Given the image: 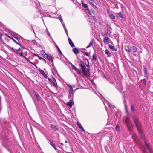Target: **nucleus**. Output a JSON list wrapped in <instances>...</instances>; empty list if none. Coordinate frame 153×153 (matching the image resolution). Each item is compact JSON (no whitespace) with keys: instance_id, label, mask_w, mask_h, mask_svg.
Wrapping results in <instances>:
<instances>
[{"instance_id":"423d86ee","label":"nucleus","mask_w":153,"mask_h":153,"mask_svg":"<svg viewBox=\"0 0 153 153\" xmlns=\"http://www.w3.org/2000/svg\"><path fill=\"white\" fill-rule=\"evenodd\" d=\"M4 34H5L4 33V34H0V40H1V42L3 44H4V45L6 46L7 45L6 43H5L4 40H3V39H4L3 36H4Z\"/></svg>"},{"instance_id":"dca6fc26","label":"nucleus","mask_w":153,"mask_h":153,"mask_svg":"<svg viewBox=\"0 0 153 153\" xmlns=\"http://www.w3.org/2000/svg\"><path fill=\"white\" fill-rule=\"evenodd\" d=\"M74 104V103L73 101H71V100H70V102H67L66 105H67L69 106L70 108H71L72 107V105Z\"/></svg>"},{"instance_id":"f03ea898","label":"nucleus","mask_w":153,"mask_h":153,"mask_svg":"<svg viewBox=\"0 0 153 153\" xmlns=\"http://www.w3.org/2000/svg\"><path fill=\"white\" fill-rule=\"evenodd\" d=\"M107 29L106 30H105V33L103 34V36H106L108 33L110 35L112 29L111 27L108 24H107L106 25Z\"/></svg>"},{"instance_id":"a19ab883","label":"nucleus","mask_w":153,"mask_h":153,"mask_svg":"<svg viewBox=\"0 0 153 153\" xmlns=\"http://www.w3.org/2000/svg\"><path fill=\"white\" fill-rule=\"evenodd\" d=\"M116 129L117 131H119L120 130V127L118 125H117L116 126Z\"/></svg>"},{"instance_id":"a211bd4d","label":"nucleus","mask_w":153,"mask_h":153,"mask_svg":"<svg viewBox=\"0 0 153 153\" xmlns=\"http://www.w3.org/2000/svg\"><path fill=\"white\" fill-rule=\"evenodd\" d=\"M34 55L36 56H38L39 57V59H40V60H42L45 62V63H46V60L44 58L39 56V55H38L37 54L34 53Z\"/></svg>"},{"instance_id":"6e6d98bb","label":"nucleus","mask_w":153,"mask_h":153,"mask_svg":"<svg viewBox=\"0 0 153 153\" xmlns=\"http://www.w3.org/2000/svg\"><path fill=\"white\" fill-rule=\"evenodd\" d=\"M63 55V56L64 58L65 59L67 60L68 62H69V61L67 59V58L66 57H65L64 55Z\"/></svg>"},{"instance_id":"39448f33","label":"nucleus","mask_w":153,"mask_h":153,"mask_svg":"<svg viewBox=\"0 0 153 153\" xmlns=\"http://www.w3.org/2000/svg\"><path fill=\"white\" fill-rule=\"evenodd\" d=\"M4 37V40L5 43L6 42L9 43V42L10 36L8 34L5 33L4 34V36H3Z\"/></svg>"},{"instance_id":"09e8293b","label":"nucleus","mask_w":153,"mask_h":153,"mask_svg":"<svg viewBox=\"0 0 153 153\" xmlns=\"http://www.w3.org/2000/svg\"><path fill=\"white\" fill-rule=\"evenodd\" d=\"M149 151L150 153H153V151L152 150V149L151 148L150 149H149Z\"/></svg>"},{"instance_id":"338daca9","label":"nucleus","mask_w":153,"mask_h":153,"mask_svg":"<svg viewBox=\"0 0 153 153\" xmlns=\"http://www.w3.org/2000/svg\"><path fill=\"white\" fill-rule=\"evenodd\" d=\"M81 130H82V131H84V132H85V130L82 127V128H81Z\"/></svg>"},{"instance_id":"412c9836","label":"nucleus","mask_w":153,"mask_h":153,"mask_svg":"<svg viewBox=\"0 0 153 153\" xmlns=\"http://www.w3.org/2000/svg\"><path fill=\"white\" fill-rule=\"evenodd\" d=\"M108 47L112 51H116L117 50L114 48V46L111 45L110 44H108Z\"/></svg>"},{"instance_id":"cd10ccee","label":"nucleus","mask_w":153,"mask_h":153,"mask_svg":"<svg viewBox=\"0 0 153 153\" xmlns=\"http://www.w3.org/2000/svg\"><path fill=\"white\" fill-rule=\"evenodd\" d=\"M93 42L92 40L89 44L88 45L86 48H88L92 46Z\"/></svg>"},{"instance_id":"9b49d317","label":"nucleus","mask_w":153,"mask_h":153,"mask_svg":"<svg viewBox=\"0 0 153 153\" xmlns=\"http://www.w3.org/2000/svg\"><path fill=\"white\" fill-rule=\"evenodd\" d=\"M110 39L108 37L104 38L103 39V42L105 44H107L109 43Z\"/></svg>"},{"instance_id":"774afa93","label":"nucleus","mask_w":153,"mask_h":153,"mask_svg":"<svg viewBox=\"0 0 153 153\" xmlns=\"http://www.w3.org/2000/svg\"><path fill=\"white\" fill-rule=\"evenodd\" d=\"M114 111L116 112H118V110H117V109L116 108V109H114Z\"/></svg>"},{"instance_id":"5701e85b","label":"nucleus","mask_w":153,"mask_h":153,"mask_svg":"<svg viewBox=\"0 0 153 153\" xmlns=\"http://www.w3.org/2000/svg\"><path fill=\"white\" fill-rule=\"evenodd\" d=\"M15 33H13L12 32H11L10 31V34L12 35L13 37H14L16 39H18V38L17 36H16L15 34H14Z\"/></svg>"},{"instance_id":"4468645a","label":"nucleus","mask_w":153,"mask_h":153,"mask_svg":"<svg viewBox=\"0 0 153 153\" xmlns=\"http://www.w3.org/2000/svg\"><path fill=\"white\" fill-rule=\"evenodd\" d=\"M68 40L69 41V43L70 45L72 47H74L75 46L73 42L71 39L70 38L68 37Z\"/></svg>"},{"instance_id":"e433bc0d","label":"nucleus","mask_w":153,"mask_h":153,"mask_svg":"<svg viewBox=\"0 0 153 153\" xmlns=\"http://www.w3.org/2000/svg\"><path fill=\"white\" fill-rule=\"evenodd\" d=\"M42 54L43 55H44L45 56V55L47 56V55H48L47 54H46L45 51L43 50H42Z\"/></svg>"},{"instance_id":"0e129e2a","label":"nucleus","mask_w":153,"mask_h":153,"mask_svg":"<svg viewBox=\"0 0 153 153\" xmlns=\"http://www.w3.org/2000/svg\"><path fill=\"white\" fill-rule=\"evenodd\" d=\"M89 71H90L89 68H88L87 70V71L86 72L88 73V72L89 73Z\"/></svg>"},{"instance_id":"6ab92c4d","label":"nucleus","mask_w":153,"mask_h":153,"mask_svg":"<svg viewBox=\"0 0 153 153\" xmlns=\"http://www.w3.org/2000/svg\"><path fill=\"white\" fill-rule=\"evenodd\" d=\"M105 54L107 55L108 57H111V53L107 49L105 50Z\"/></svg>"},{"instance_id":"864d4df0","label":"nucleus","mask_w":153,"mask_h":153,"mask_svg":"<svg viewBox=\"0 0 153 153\" xmlns=\"http://www.w3.org/2000/svg\"><path fill=\"white\" fill-rule=\"evenodd\" d=\"M93 19L95 21H96L97 20H96V17L95 16H93Z\"/></svg>"},{"instance_id":"f8f14e48","label":"nucleus","mask_w":153,"mask_h":153,"mask_svg":"<svg viewBox=\"0 0 153 153\" xmlns=\"http://www.w3.org/2000/svg\"><path fill=\"white\" fill-rule=\"evenodd\" d=\"M84 60L85 62V64L86 66L88 68H90V66L89 64V62L88 60L86 58H85L84 59Z\"/></svg>"},{"instance_id":"c9c22d12","label":"nucleus","mask_w":153,"mask_h":153,"mask_svg":"<svg viewBox=\"0 0 153 153\" xmlns=\"http://www.w3.org/2000/svg\"><path fill=\"white\" fill-rule=\"evenodd\" d=\"M59 20H60L62 24V25H63V24H65L61 16H60L59 17Z\"/></svg>"},{"instance_id":"20e7f679","label":"nucleus","mask_w":153,"mask_h":153,"mask_svg":"<svg viewBox=\"0 0 153 153\" xmlns=\"http://www.w3.org/2000/svg\"><path fill=\"white\" fill-rule=\"evenodd\" d=\"M53 80H52L50 78H48V80L50 82V83L54 87L57 88L58 87L57 84V82L56 81L55 79L53 77Z\"/></svg>"},{"instance_id":"f3484780","label":"nucleus","mask_w":153,"mask_h":153,"mask_svg":"<svg viewBox=\"0 0 153 153\" xmlns=\"http://www.w3.org/2000/svg\"><path fill=\"white\" fill-rule=\"evenodd\" d=\"M72 51L75 54H77L79 53V50L76 48H74L72 49Z\"/></svg>"},{"instance_id":"49530a36","label":"nucleus","mask_w":153,"mask_h":153,"mask_svg":"<svg viewBox=\"0 0 153 153\" xmlns=\"http://www.w3.org/2000/svg\"><path fill=\"white\" fill-rule=\"evenodd\" d=\"M44 76L45 78H46V79H47L48 78V77L47 76L46 74L45 73V74H43L42 75Z\"/></svg>"},{"instance_id":"9d476101","label":"nucleus","mask_w":153,"mask_h":153,"mask_svg":"<svg viewBox=\"0 0 153 153\" xmlns=\"http://www.w3.org/2000/svg\"><path fill=\"white\" fill-rule=\"evenodd\" d=\"M34 96L36 97V100L38 101H40L41 97L39 94L36 92H34Z\"/></svg>"},{"instance_id":"7c9ffc66","label":"nucleus","mask_w":153,"mask_h":153,"mask_svg":"<svg viewBox=\"0 0 153 153\" xmlns=\"http://www.w3.org/2000/svg\"><path fill=\"white\" fill-rule=\"evenodd\" d=\"M132 51L133 52H137V49L134 46H133L132 47Z\"/></svg>"},{"instance_id":"79ce46f5","label":"nucleus","mask_w":153,"mask_h":153,"mask_svg":"<svg viewBox=\"0 0 153 153\" xmlns=\"http://www.w3.org/2000/svg\"><path fill=\"white\" fill-rule=\"evenodd\" d=\"M47 33L48 35L49 36L51 39H52V37L50 34V33L48 30L47 31Z\"/></svg>"},{"instance_id":"5fc2aeb1","label":"nucleus","mask_w":153,"mask_h":153,"mask_svg":"<svg viewBox=\"0 0 153 153\" xmlns=\"http://www.w3.org/2000/svg\"><path fill=\"white\" fill-rule=\"evenodd\" d=\"M80 62H81L80 63H79V64H82V65H85L84 62H83L82 61L80 60Z\"/></svg>"},{"instance_id":"4c0bfd02","label":"nucleus","mask_w":153,"mask_h":153,"mask_svg":"<svg viewBox=\"0 0 153 153\" xmlns=\"http://www.w3.org/2000/svg\"><path fill=\"white\" fill-rule=\"evenodd\" d=\"M144 73L146 75L147 74V69L145 67H144Z\"/></svg>"},{"instance_id":"c756f323","label":"nucleus","mask_w":153,"mask_h":153,"mask_svg":"<svg viewBox=\"0 0 153 153\" xmlns=\"http://www.w3.org/2000/svg\"><path fill=\"white\" fill-rule=\"evenodd\" d=\"M77 125H78V127L80 129L82 128V127L81 125V123L79 122H77Z\"/></svg>"},{"instance_id":"de8ad7c7","label":"nucleus","mask_w":153,"mask_h":153,"mask_svg":"<svg viewBox=\"0 0 153 153\" xmlns=\"http://www.w3.org/2000/svg\"><path fill=\"white\" fill-rule=\"evenodd\" d=\"M130 128H131L130 126H129V125H128L127 128H128V130L129 131H131Z\"/></svg>"},{"instance_id":"1a4fd4ad","label":"nucleus","mask_w":153,"mask_h":153,"mask_svg":"<svg viewBox=\"0 0 153 153\" xmlns=\"http://www.w3.org/2000/svg\"><path fill=\"white\" fill-rule=\"evenodd\" d=\"M72 68H73L74 70L76 71L78 74L81 75V72L80 70L78 69L74 65Z\"/></svg>"},{"instance_id":"6e6552de","label":"nucleus","mask_w":153,"mask_h":153,"mask_svg":"<svg viewBox=\"0 0 153 153\" xmlns=\"http://www.w3.org/2000/svg\"><path fill=\"white\" fill-rule=\"evenodd\" d=\"M81 3L83 7L84 8H85V11H89V8L88 7L87 5L85 3H84L83 1H82Z\"/></svg>"},{"instance_id":"f257e3e1","label":"nucleus","mask_w":153,"mask_h":153,"mask_svg":"<svg viewBox=\"0 0 153 153\" xmlns=\"http://www.w3.org/2000/svg\"><path fill=\"white\" fill-rule=\"evenodd\" d=\"M133 119L137 128L138 132L140 135L142 139L143 140L144 139V135L141 129V125L139 118L136 116H134L133 117Z\"/></svg>"},{"instance_id":"f704fd0d","label":"nucleus","mask_w":153,"mask_h":153,"mask_svg":"<svg viewBox=\"0 0 153 153\" xmlns=\"http://www.w3.org/2000/svg\"><path fill=\"white\" fill-rule=\"evenodd\" d=\"M109 16H110V17L111 19H115V16H114V15L112 14H111Z\"/></svg>"},{"instance_id":"473e14b6","label":"nucleus","mask_w":153,"mask_h":153,"mask_svg":"<svg viewBox=\"0 0 153 153\" xmlns=\"http://www.w3.org/2000/svg\"><path fill=\"white\" fill-rule=\"evenodd\" d=\"M92 58H93V59L95 61V60H97V56L96 55V54H95V53H94L93 55Z\"/></svg>"},{"instance_id":"ea45409f","label":"nucleus","mask_w":153,"mask_h":153,"mask_svg":"<svg viewBox=\"0 0 153 153\" xmlns=\"http://www.w3.org/2000/svg\"><path fill=\"white\" fill-rule=\"evenodd\" d=\"M109 105L110 107L111 106L114 109V108H116V107L114 105H112L111 104H109Z\"/></svg>"},{"instance_id":"e2e57ef3","label":"nucleus","mask_w":153,"mask_h":153,"mask_svg":"<svg viewBox=\"0 0 153 153\" xmlns=\"http://www.w3.org/2000/svg\"><path fill=\"white\" fill-rule=\"evenodd\" d=\"M126 104V101L125 100H124V105Z\"/></svg>"},{"instance_id":"2eb2a0df","label":"nucleus","mask_w":153,"mask_h":153,"mask_svg":"<svg viewBox=\"0 0 153 153\" xmlns=\"http://www.w3.org/2000/svg\"><path fill=\"white\" fill-rule=\"evenodd\" d=\"M51 127L54 131L58 130V128H57V126L55 125L52 124L51 125Z\"/></svg>"},{"instance_id":"052dcab7","label":"nucleus","mask_w":153,"mask_h":153,"mask_svg":"<svg viewBox=\"0 0 153 153\" xmlns=\"http://www.w3.org/2000/svg\"><path fill=\"white\" fill-rule=\"evenodd\" d=\"M16 43L17 44H18L21 47V46H22V45L19 43L18 42H16Z\"/></svg>"},{"instance_id":"c85d7f7f","label":"nucleus","mask_w":153,"mask_h":153,"mask_svg":"<svg viewBox=\"0 0 153 153\" xmlns=\"http://www.w3.org/2000/svg\"><path fill=\"white\" fill-rule=\"evenodd\" d=\"M56 48L57 49L58 51L59 54L61 55H62V52L60 50V49L58 47V46H56Z\"/></svg>"},{"instance_id":"37998d69","label":"nucleus","mask_w":153,"mask_h":153,"mask_svg":"<svg viewBox=\"0 0 153 153\" xmlns=\"http://www.w3.org/2000/svg\"><path fill=\"white\" fill-rule=\"evenodd\" d=\"M83 54H84L85 55H86L88 56H89V54L87 52H83Z\"/></svg>"},{"instance_id":"aec40b11","label":"nucleus","mask_w":153,"mask_h":153,"mask_svg":"<svg viewBox=\"0 0 153 153\" xmlns=\"http://www.w3.org/2000/svg\"><path fill=\"white\" fill-rule=\"evenodd\" d=\"M124 48L126 51L128 52H130L131 51V49H130L129 47L128 46H125L124 47Z\"/></svg>"},{"instance_id":"b1692460","label":"nucleus","mask_w":153,"mask_h":153,"mask_svg":"<svg viewBox=\"0 0 153 153\" xmlns=\"http://www.w3.org/2000/svg\"><path fill=\"white\" fill-rule=\"evenodd\" d=\"M131 109L133 112H134L135 110L134 109V106L133 105H131Z\"/></svg>"},{"instance_id":"c03bdc74","label":"nucleus","mask_w":153,"mask_h":153,"mask_svg":"<svg viewBox=\"0 0 153 153\" xmlns=\"http://www.w3.org/2000/svg\"><path fill=\"white\" fill-rule=\"evenodd\" d=\"M13 51L15 52L17 54H18L19 53L18 52V50L16 49H14Z\"/></svg>"},{"instance_id":"4be33fe9","label":"nucleus","mask_w":153,"mask_h":153,"mask_svg":"<svg viewBox=\"0 0 153 153\" xmlns=\"http://www.w3.org/2000/svg\"><path fill=\"white\" fill-rule=\"evenodd\" d=\"M70 95L68 96L69 99H70V100L71 101H72L73 100V94H70Z\"/></svg>"},{"instance_id":"13d9d810","label":"nucleus","mask_w":153,"mask_h":153,"mask_svg":"<svg viewBox=\"0 0 153 153\" xmlns=\"http://www.w3.org/2000/svg\"><path fill=\"white\" fill-rule=\"evenodd\" d=\"M86 12L88 13V12L89 13L90 15H91V12L89 10V11H86Z\"/></svg>"},{"instance_id":"bf43d9fd","label":"nucleus","mask_w":153,"mask_h":153,"mask_svg":"<svg viewBox=\"0 0 153 153\" xmlns=\"http://www.w3.org/2000/svg\"><path fill=\"white\" fill-rule=\"evenodd\" d=\"M69 63V64H70L71 65V67H73V66L74 65L71 62H70V61L69 62H68Z\"/></svg>"},{"instance_id":"7ed1b4c3","label":"nucleus","mask_w":153,"mask_h":153,"mask_svg":"<svg viewBox=\"0 0 153 153\" xmlns=\"http://www.w3.org/2000/svg\"><path fill=\"white\" fill-rule=\"evenodd\" d=\"M79 65L81 68L82 72L84 73L85 76H87L88 74L86 71V67L85 65H82V64H79Z\"/></svg>"},{"instance_id":"3c124183","label":"nucleus","mask_w":153,"mask_h":153,"mask_svg":"<svg viewBox=\"0 0 153 153\" xmlns=\"http://www.w3.org/2000/svg\"><path fill=\"white\" fill-rule=\"evenodd\" d=\"M10 39H12L13 41L15 42L16 43V42H17L13 38H12V37H10Z\"/></svg>"},{"instance_id":"a18cd8bd","label":"nucleus","mask_w":153,"mask_h":153,"mask_svg":"<svg viewBox=\"0 0 153 153\" xmlns=\"http://www.w3.org/2000/svg\"><path fill=\"white\" fill-rule=\"evenodd\" d=\"M40 72L41 73V74H42V75L45 74V72H44V71L42 70H40Z\"/></svg>"},{"instance_id":"2f4dec72","label":"nucleus","mask_w":153,"mask_h":153,"mask_svg":"<svg viewBox=\"0 0 153 153\" xmlns=\"http://www.w3.org/2000/svg\"><path fill=\"white\" fill-rule=\"evenodd\" d=\"M141 82L142 84L144 85H146V79H143L142 81Z\"/></svg>"},{"instance_id":"4d7b16f0","label":"nucleus","mask_w":153,"mask_h":153,"mask_svg":"<svg viewBox=\"0 0 153 153\" xmlns=\"http://www.w3.org/2000/svg\"><path fill=\"white\" fill-rule=\"evenodd\" d=\"M52 64V65L53 66V67H54V63H53V60H52L51 61Z\"/></svg>"},{"instance_id":"680f3d73","label":"nucleus","mask_w":153,"mask_h":153,"mask_svg":"<svg viewBox=\"0 0 153 153\" xmlns=\"http://www.w3.org/2000/svg\"><path fill=\"white\" fill-rule=\"evenodd\" d=\"M136 52H133V55L134 56H136Z\"/></svg>"},{"instance_id":"8fccbe9b","label":"nucleus","mask_w":153,"mask_h":153,"mask_svg":"<svg viewBox=\"0 0 153 153\" xmlns=\"http://www.w3.org/2000/svg\"><path fill=\"white\" fill-rule=\"evenodd\" d=\"M63 26L64 27V30H65V31L66 30L67 31V29H66V27H65V24H63Z\"/></svg>"},{"instance_id":"ddd939ff","label":"nucleus","mask_w":153,"mask_h":153,"mask_svg":"<svg viewBox=\"0 0 153 153\" xmlns=\"http://www.w3.org/2000/svg\"><path fill=\"white\" fill-rule=\"evenodd\" d=\"M47 58L50 61H51L52 60H53L54 58L51 56L50 55H47Z\"/></svg>"},{"instance_id":"bb28decb","label":"nucleus","mask_w":153,"mask_h":153,"mask_svg":"<svg viewBox=\"0 0 153 153\" xmlns=\"http://www.w3.org/2000/svg\"><path fill=\"white\" fill-rule=\"evenodd\" d=\"M49 140L50 141V144H51V145L54 148L55 150H58L57 148L55 147V145L53 144L51 141H50V140Z\"/></svg>"},{"instance_id":"a878e982","label":"nucleus","mask_w":153,"mask_h":153,"mask_svg":"<svg viewBox=\"0 0 153 153\" xmlns=\"http://www.w3.org/2000/svg\"><path fill=\"white\" fill-rule=\"evenodd\" d=\"M88 0L90 3V4L91 5H92L93 6H94V7H96V5H95L94 4H93V2L94 1V0Z\"/></svg>"},{"instance_id":"0eeeda50","label":"nucleus","mask_w":153,"mask_h":153,"mask_svg":"<svg viewBox=\"0 0 153 153\" xmlns=\"http://www.w3.org/2000/svg\"><path fill=\"white\" fill-rule=\"evenodd\" d=\"M114 14L117 16V18L120 17L122 19L123 18V15L120 12L119 13H114Z\"/></svg>"},{"instance_id":"69168bd1","label":"nucleus","mask_w":153,"mask_h":153,"mask_svg":"<svg viewBox=\"0 0 153 153\" xmlns=\"http://www.w3.org/2000/svg\"><path fill=\"white\" fill-rule=\"evenodd\" d=\"M125 105V109H126V110L127 109V105L126 104V105Z\"/></svg>"},{"instance_id":"603ef678","label":"nucleus","mask_w":153,"mask_h":153,"mask_svg":"<svg viewBox=\"0 0 153 153\" xmlns=\"http://www.w3.org/2000/svg\"><path fill=\"white\" fill-rule=\"evenodd\" d=\"M28 62L30 63L31 64L33 65H35V64L33 62H31L30 60H28Z\"/></svg>"},{"instance_id":"393cba45","label":"nucleus","mask_w":153,"mask_h":153,"mask_svg":"<svg viewBox=\"0 0 153 153\" xmlns=\"http://www.w3.org/2000/svg\"><path fill=\"white\" fill-rule=\"evenodd\" d=\"M70 87V89L69 91V94H73V89L72 86H69Z\"/></svg>"},{"instance_id":"72a5a7b5","label":"nucleus","mask_w":153,"mask_h":153,"mask_svg":"<svg viewBox=\"0 0 153 153\" xmlns=\"http://www.w3.org/2000/svg\"><path fill=\"white\" fill-rule=\"evenodd\" d=\"M145 145L146 146V147L147 148L148 150H149V149H150L151 148V147H150L149 144L147 143L146 142H145Z\"/></svg>"},{"instance_id":"58836bf2","label":"nucleus","mask_w":153,"mask_h":153,"mask_svg":"<svg viewBox=\"0 0 153 153\" xmlns=\"http://www.w3.org/2000/svg\"><path fill=\"white\" fill-rule=\"evenodd\" d=\"M23 52H22L21 53H19V55L22 57H23L24 58H25V57L23 55Z\"/></svg>"}]
</instances>
